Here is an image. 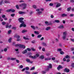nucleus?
I'll list each match as a JSON object with an SVG mask.
<instances>
[{"label":"nucleus","instance_id":"1","mask_svg":"<svg viewBox=\"0 0 74 74\" xmlns=\"http://www.w3.org/2000/svg\"><path fill=\"white\" fill-rule=\"evenodd\" d=\"M24 19V18L22 17L18 19V20L19 22L22 23L20 26V27H26V24H25V22L22 20Z\"/></svg>","mask_w":74,"mask_h":74},{"label":"nucleus","instance_id":"2","mask_svg":"<svg viewBox=\"0 0 74 74\" xmlns=\"http://www.w3.org/2000/svg\"><path fill=\"white\" fill-rule=\"evenodd\" d=\"M19 6L21 7H23V9L25 10L26 9L27 7V4L25 3H23L19 5Z\"/></svg>","mask_w":74,"mask_h":74},{"label":"nucleus","instance_id":"3","mask_svg":"<svg viewBox=\"0 0 74 74\" xmlns=\"http://www.w3.org/2000/svg\"><path fill=\"white\" fill-rule=\"evenodd\" d=\"M14 46L15 47H19L20 48H22L23 49L25 48V45H23L20 44H17L15 45Z\"/></svg>","mask_w":74,"mask_h":74},{"label":"nucleus","instance_id":"4","mask_svg":"<svg viewBox=\"0 0 74 74\" xmlns=\"http://www.w3.org/2000/svg\"><path fill=\"white\" fill-rule=\"evenodd\" d=\"M67 36V32H64L63 33V36H62L63 39L64 40H66V36Z\"/></svg>","mask_w":74,"mask_h":74},{"label":"nucleus","instance_id":"5","mask_svg":"<svg viewBox=\"0 0 74 74\" xmlns=\"http://www.w3.org/2000/svg\"><path fill=\"white\" fill-rule=\"evenodd\" d=\"M55 5H56V7L58 8V7H59L60 6H61V4L60 3H59L58 2H55L54 3Z\"/></svg>","mask_w":74,"mask_h":74},{"label":"nucleus","instance_id":"6","mask_svg":"<svg viewBox=\"0 0 74 74\" xmlns=\"http://www.w3.org/2000/svg\"><path fill=\"white\" fill-rule=\"evenodd\" d=\"M26 61L27 62V63H31V64H32L33 62V61H30V59L28 58H27L26 59Z\"/></svg>","mask_w":74,"mask_h":74},{"label":"nucleus","instance_id":"7","mask_svg":"<svg viewBox=\"0 0 74 74\" xmlns=\"http://www.w3.org/2000/svg\"><path fill=\"white\" fill-rule=\"evenodd\" d=\"M18 14H26V12H22V11H19L18 12Z\"/></svg>","mask_w":74,"mask_h":74},{"label":"nucleus","instance_id":"8","mask_svg":"<svg viewBox=\"0 0 74 74\" xmlns=\"http://www.w3.org/2000/svg\"><path fill=\"white\" fill-rule=\"evenodd\" d=\"M64 71L66 73H69L70 71V70H69V69H67V68H65L64 70Z\"/></svg>","mask_w":74,"mask_h":74},{"label":"nucleus","instance_id":"9","mask_svg":"<svg viewBox=\"0 0 74 74\" xmlns=\"http://www.w3.org/2000/svg\"><path fill=\"white\" fill-rule=\"evenodd\" d=\"M62 68H63V67H62V66L61 65H59V67H57V69L59 71L60 69H62Z\"/></svg>","mask_w":74,"mask_h":74},{"label":"nucleus","instance_id":"10","mask_svg":"<svg viewBox=\"0 0 74 74\" xmlns=\"http://www.w3.org/2000/svg\"><path fill=\"white\" fill-rule=\"evenodd\" d=\"M49 65L47 66V68H49V69H52V64L51 63H49Z\"/></svg>","mask_w":74,"mask_h":74},{"label":"nucleus","instance_id":"11","mask_svg":"<svg viewBox=\"0 0 74 74\" xmlns=\"http://www.w3.org/2000/svg\"><path fill=\"white\" fill-rule=\"evenodd\" d=\"M58 28L59 29H63L64 28V26L63 25H61L60 26L58 27Z\"/></svg>","mask_w":74,"mask_h":74},{"label":"nucleus","instance_id":"12","mask_svg":"<svg viewBox=\"0 0 74 74\" xmlns=\"http://www.w3.org/2000/svg\"><path fill=\"white\" fill-rule=\"evenodd\" d=\"M29 58H32V59H36V57L35 56H32L30 55L29 56Z\"/></svg>","mask_w":74,"mask_h":74},{"label":"nucleus","instance_id":"13","mask_svg":"<svg viewBox=\"0 0 74 74\" xmlns=\"http://www.w3.org/2000/svg\"><path fill=\"white\" fill-rule=\"evenodd\" d=\"M51 29V27H48L46 28L45 30H47V31H48Z\"/></svg>","mask_w":74,"mask_h":74},{"label":"nucleus","instance_id":"14","mask_svg":"<svg viewBox=\"0 0 74 74\" xmlns=\"http://www.w3.org/2000/svg\"><path fill=\"white\" fill-rule=\"evenodd\" d=\"M27 50H25L24 51H23L22 53L23 54H25L26 53H27Z\"/></svg>","mask_w":74,"mask_h":74},{"label":"nucleus","instance_id":"15","mask_svg":"<svg viewBox=\"0 0 74 74\" xmlns=\"http://www.w3.org/2000/svg\"><path fill=\"white\" fill-rule=\"evenodd\" d=\"M4 2L5 3H10V1L8 0H5L4 1Z\"/></svg>","mask_w":74,"mask_h":74},{"label":"nucleus","instance_id":"16","mask_svg":"<svg viewBox=\"0 0 74 74\" xmlns=\"http://www.w3.org/2000/svg\"><path fill=\"white\" fill-rule=\"evenodd\" d=\"M40 58L41 59H43L44 58V56L41 55L40 57Z\"/></svg>","mask_w":74,"mask_h":74},{"label":"nucleus","instance_id":"17","mask_svg":"<svg viewBox=\"0 0 74 74\" xmlns=\"http://www.w3.org/2000/svg\"><path fill=\"white\" fill-rule=\"evenodd\" d=\"M23 38L24 39V40H29V39L28 38H26L25 36H24Z\"/></svg>","mask_w":74,"mask_h":74},{"label":"nucleus","instance_id":"18","mask_svg":"<svg viewBox=\"0 0 74 74\" xmlns=\"http://www.w3.org/2000/svg\"><path fill=\"white\" fill-rule=\"evenodd\" d=\"M61 16L62 17H64L65 16H67V14H62Z\"/></svg>","mask_w":74,"mask_h":74},{"label":"nucleus","instance_id":"19","mask_svg":"<svg viewBox=\"0 0 74 74\" xmlns=\"http://www.w3.org/2000/svg\"><path fill=\"white\" fill-rule=\"evenodd\" d=\"M8 27H9V23H7L5 27L6 28H8Z\"/></svg>","mask_w":74,"mask_h":74},{"label":"nucleus","instance_id":"20","mask_svg":"<svg viewBox=\"0 0 74 74\" xmlns=\"http://www.w3.org/2000/svg\"><path fill=\"white\" fill-rule=\"evenodd\" d=\"M15 11V10L12 9H10V12H14Z\"/></svg>","mask_w":74,"mask_h":74},{"label":"nucleus","instance_id":"21","mask_svg":"<svg viewBox=\"0 0 74 74\" xmlns=\"http://www.w3.org/2000/svg\"><path fill=\"white\" fill-rule=\"evenodd\" d=\"M42 45L45 46V47H46L47 46V44L43 42L42 43Z\"/></svg>","mask_w":74,"mask_h":74},{"label":"nucleus","instance_id":"22","mask_svg":"<svg viewBox=\"0 0 74 74\" xmlns=\"http://www.w3.org/2000/svg\"><path fill=\"white\" fill-rule=\"evenodd\" d=\"M45 60H51V58H45Z\"/></svg>","mask_w":74,"mask_h":74},{"label":"nucleus","instance_id":"23","mask_svg":"<svg viewBox=\"0 0 74 74\" xmlns=\"http://www.w3.org/2000/svg\"><path fill=\"white\" fill-rule=\"evenodd\" d=\"M54 22L56 23H59V22H60V21H59L57 20H55L54 21Z\"/></svg>","mask_w":74,"mask_h":74},{"label":"nucleus","instance_id":"24","mask_svg":"<svg viewBox=\"0 0 74 74\" xmlns=\"http://www.w3.org/2000/svg\"><path fill=\"white\" fill-rule=\"evenodd\" d=\"M31 28H32V29H34V30L35 29V27H34V26L33 25H32L31 26Z\"/></svg>","mask_w":74,"mask_h":74},{"label":"nucleus","instance_id":"25","mask_svg":"<svg viewBox=\"0 0 74 74\" xmlns=\"http://www.w3.org/2000/svg\"><path fill=\"white\" fill-rule=\"evenodd\" d=\"M12 39V38H10L9 39L8 41H9V42H10H10H11V39Z\"/></svg>","mask_w":74,"mask_h":74},{"label":"nucleus","instance_id":"26","mask_svg":"<svg viewBox=\"0 0 74 74\" xmlns=\"http://www.w3.org/2000/svg\"><path fill=\"white\" fill-rule=\"evenodd\" d=\"M12 29H14V30H16V27H12Z\"/></svg>","mask_w":74,"mask_h":74},{"label":"nucleus","instance_id":"27","mask_svg":"<svg viewBox=\"0 0 74 74\" xmlns=\"http://www.w3.org/2000/svg\"><path fill=\"white\" fill-rule=\"evenodd\" d=\"M25 32H27V31L25 30H23L22 31V33H25Z\"/></svg>","mask_w":74,"mask_h":74},{"label":"nucleus","instance_id":"28","mask_svg":"<svg viewBox=\"0 0 74 74\" xmlns=\"http://www.w3.org/2000/svg\"><path fill=\"white\" fill-rule=\"evenodd\" d=\"M16 37L17 39H19L20 38V36L19 35H17L16 36Z\"/></svg>","mask_w":74,"mask_h":74},{"label":"nucleus","instance_id":"29","mask_svg":"<svg viewBox=\"0 0 74 74\" xmlns=\"http://www.w3.org/2000/svg\"><path fill=\"white\" fill-rule=\"evenodd\" d=\"M42 37V35H39L37 36V38H40Z\"/></svg>","mask_w":74,"mask_h":74},{"label":"nucleus","instance_id":"30","mask_svg":"<svg viewBox=\"0 0 74 74\" xmlns=\"http://www.w3.org/2000/svg\"><path fill=\"white\" fill-rule=\"evenodd\" d=\"M35 69V67L34 66L30 69V70H33Z\"/></svg>","mask_w":74,"mask_h":74},{"label":"nucleus","instance_id":"31","mask_svg":"<svg viewBox=\"0 0 74 74\" xmlns=\"http://www.w3.org/2000/svg\"><path fill=\"white\" fill-rule=\"evenodd\" d=\"M42 13V12H37V14L38 15H40Z\"/></svg>","mask_w":74,"mask_h":74},{"label":"nucleus","instance_id":"32","mask_svg":"<svg viewBox=\"0 0 74 74\" xmlns=\"http://www.w3.org/2000/svg\"><path fill=\"white\" fill-rule=\"evenodd\" d=\"M6 24V23L4 22H2V24L3 25H5Z\"/></svg>","mask_w":74,"mask_h":74},{"label":"nucleus","instance_id":"33","mask_svg":"<svg viewBox=\"0 0 74 74\" xmlns=\"http://www.w3.org/2000/svg\"><path fill=\"white\" fill-rule=\"evenodd\" d=\"M11 60H15L16 59V58H10Z\"/></svg>","mask_w":74,"mask_h":74},{"label":"nucleus","instance_id":"34","mask_svg":"<svg viewBox=\"0 0 74 74\" xmlns=\"http://www.w3.org/2000/svg\"><path fill=\"white\" fill-rule=\"evenodd\" d=\"M2 17L3 18H5V15L4 14H3L2 15Z\"/></svg>","mask_w":74,"mask_h":74},{"label":"nucleus","instance_id":"35","mask_svg":"<svg viewBox=\"0 0 74 74\" xmlns=\"http://www.w3.org/2000/svg\"><path fill=\"white\" fill-rule=\"evenodd\" d=\"M34 33H35V34H39V33H38V32L36 31H34Z\"/></svg>","mask_w":74,"mask_h":74},{"label":"nucleus","instance_id":"36","mask_svg":"<svg viewBox=\"0 0 74 74\" xmlns=\"http://www.w3.org/2000/svg\"><path fill=\"white\" fill-rule=\"evenodd\" d=\"M6 12H11V9L7 10H6Z\"/></svg>","mask_w":74,"mask_h":74},{"label":"nucleus","instance_id":"37","mask_svg":"<svg viewBox=\"0 0 74 74\" xmlns=\"http://www.w3.org/2000/svg\"><path fill=\"white\" fill-rule=\"evenodd\" d=\"M15 14L13 13L11 14V16H12V17H14V16H15Z\"/></svg>","mask_w":74,"mask_h":74},{"label":"nucleus","instance_id":"38","mask_svg":"<svg viewBox=\"0 0 74 74\" xmlns=\"http://www.w3.org/2000/svg\"><path fill=\"white\" fill-rule=\"evenodd\" d=\"M3 0H2L0 2V5H2V4H3Z\"/></svg>","mask_w":74,"mask_h":74},{"label":"nucleus","instance_id":"39","mask_svg":"<svg viewBox=\"0 0 74 74\" xmlns=\"http://www.w3.org/2000/svg\"><path fill=\"white\" fill-rule=\"evenodd\" d=\"M65 58L66 59H68V58H70L69 57V56L67 55L66 56H65Z\"/></svg>","mask_w":74,"mask_h":74},{"label":"nucleus","instance_id":"40","mask_svg":"<svg viewBox=\"0 0 74 74\" xmlns=\"http://www.w3.org/2000/svg\"><path fill=\"white\" fill-rule=\"evenodd\" d=\"M35 56V59L36 58V57H38L39 56V54H36L35 56Z\"/></svg>","mask_w":74,"mask_h":74},{"label":"nucleus","instance_id":"41","mask_svg":"<svg viewBox=\"0 0 74 74\" xmlns=\"http://www.w3.org/2000/svg\"><path fill=\"white\" fill-rule=\"evenodd\" d=\"M41 73L42 74H45L46 73V72H45V71H42Z\"/></svg>","mask_w":74,"mask_h":74},{"label":"nucleus","instance_id":"42","mask_svg":"<svg viewBox=\"0 0 74 74\" xmlns=\"http://www.w3.org/2000/svg\"><path fill=\"white\" fill-rule=\"evenodd\" d=\"M31 49L33 51H36V49L33 48H32Z\"/></svg>","mask_w":74,"mask_h":74},{"label":"nucleus","instance_id":"43","mask_svg":"<svg viewBox=\"0 0 74 74\" xmlns=\"http://www.w3.org/2000/svg\"><path fill=\"white\" fill-rule=\"evenodd\" d=\"M23 67V65H20L19 66V68L20 69H22Z\"/></svg>","mask_w":74,"mask_h":74},{"label":"nucleus","instance_id":"44","mask_svg":"<svg viewBox=\"0 0 74 74\" xmlns=\"http://www.w3.org/2000/svg\"><path fill=\"white\" fill-rule=\"evenodd\" d=\"M27 50L28 51H31V49L29 48H27Z\"/></svg>","mask_w":74,"mask_h":74},{"label":"nucleus","instance_id":"45","mask_svg":"<svg viewBox=\"0 0 74 74\" xmlns=\"http://www.w3.org/2000/svg\"><path fill=\"white\" fill-rule=\"evenodd\" d=\"M60 54L61 55H63V54H64V52L62 51H61L60 52Z\"/></svg>","mask_w":74,"mask_h":74},{"label":"nucleus","instance_id":"46","mask_svg":"<svg viewBox=\"0 0 74 74\" xmlns=\"http://www.w3.org/2000/svg\"><path fill=\"white\" fill-rule=\"evenodd\" d=\"M49 5L50 6H53V3H50Z\"/></svg>","mask_w":74,"mask_h":74},{"label":"nucleus","instance_id":"47","mask_svg":"<svg viewBox=\"0 0 74 74\" xmlns=\"http://www.w3.org/2000/svg\"><path fill=\"white\" fill-rule=\"evenodd\" d=\"M62 51V49H57V51H58L59 52H60V51Z\"/></svg>","mask_w":74,"mask_h":74},{"label":"nucleus","instance_id":"48","mask_svg":"<svg viewBox=\"0 0 74 74\" xmlns=\"http://www.w3.org/2000/svg\"><path fill=\"white\" fill-rule=\"evenodd\" d=\"M11 21H12V19H10L9 20V23H11Z\"/></svg>","mask_w":74,"mask_h":74},{"label":"nucleus","instance_id":"49","mask_svg":"<svg viewBox=\"0 0 74 74\" xmlns=\"http://www.w3.org/2000/svg\"><path fill=\"white\" fill-rule=\"evenodd\" d=\"M25 69L26 70H29V68L28 67H26Z\"/></svg>","mask_w":74,"mask_h":74},{"label":"nucleus","instance_id":"50","mask_svg":"<svg viewBox=\"0 0 74 74\" xmlns=\"http://www.w3.org/2000/svg\"><path fill=\"white\" fill-rule=\"evenodd\" d=\"M25 73H26L27 74H30V72L27 71H25Z\"/></svg>","mask_w":74,"mask_h":74},{"label":"nucleus","instance_id":"51","mask_svg":"<svg viewBox=\"0 0 74 74\" xmlns=\"http://www.w3.org/2000/svg\"><path fill=\"white\" fill-rule=\"evenodd\" d=\"M71 9V7L67 8L68 11H69Z\"/></svg>","mask_w":74,"mask_h":74},{"label":"nucleus","instance_id":"52","mask_svg":"<svg viewBox=\"0 0 74 74\" xmlns=\"http://www.w3.org/2000/svg\"><path fill=\"white\" fill-rule=\"evenodd\" d=\"M49 68H47L46 70V71H49Z\"/></svg>","mask_w":74,"mask_h":74},{"label":"nucleus","instance_id":"53","mask_svg":"<svg viewBox=\"0 0 74 74\" xmlns=\"http://www.w3.org/2000/svg\"><path fill=\"white\" fill-rule=\"evenodd\" d=\"M7 51V48H5L4 49V52H6Z\"/></svg>","mask_w":74,"mask_h":74},{"label":"nucleus","instance_id":"54","mask_svg":"<svg viewBox=\"0 0 74 74\" xmlns=\"http://www.w3.org/2000/svg\"><path fill=\"white\" fill-rule=\"evenodd\" d=\"M66 58H64L63 59V61H64V62H66Z\"/></svg>","mask_w":74,"mask_h":74},{"label":"nucleus","instance_id":"55","mask_svg":"<svg viewBox=\"0 0 74 74\" xmlns=\"http://www.w3.org/2000/svg\"><path fill=\"white\" fill-rule=\"evenodd\" d=\"M33 7L34 8H37V7L36 5H33Z\"/></svg>","mask_w":74,"mask_h":74},{"label":"nucleus","instance_id":"56","mask_svg":"<svg viewBox=\"0 0 74 74\" xmlns=\"http://www.w3.org/2000/svg\"><path fill=\"white\" fill-rule=\"evenodd\" d=\"M69 16H73L74 14H70Z\"/></svg>","mask_w":74,"mask_h":74},{"label":"nucleus","instance_id":"57","mask_svg":"<svg viewBox=\"0 0 74 74\" xmlns=\"http://www.w3.org/2000/svg\"><path fill=\"white\" fill-rule=\"evenodd\" d=\"M71 51H74V48H71Z\"/></svg>","mask_w":74,"mask_h":74},{"label":"nucleus","instance_id":"58","mask_svg":"<svg viewBox=\"0 0 74 74\" xmlns=\"http://www.w3.org/2000/svg\"><path fill=\"white\" fill-rule=\"evenodd\" d=\"M11 32V30H10L8 31V34H10Z\"/></svg>","mask_w":74,"mask_h":74},{"label":"nucleus","instance_id":"59","mask_svg":"<svg viewBox=\"0 0 74 74\" xmlns=\"http://www.w3.org/2000/svg\"><path fill=\"white\" fill-rule=\"evenodd\" d=\"M74 0H70L71 3H74Z\"/></svg>","mask_w":74,"mask_h":74},{"label":"nucleus","instance_id":"60","mask_svg":"<svg viewBox=\"0 0 74 74\" xmlns=\"http://www.w3.org/2000/svg\"><path fill=\"white\" fill-rule=\"evenodd\" d=\"M42 51H45V48L43 47L42 49Z\"/></svg>","mask_w":74,"mask_h":74},{"label":"nucleus","instance_id":"61","mask_svg":"<svg viewBox=\"0 0 74 74\" xmlns=\"http://www.w3.org/2000/svg\"><path fill=\"white\" fill-rule=\"evenodd\" d=\"M71 66L72 67H74V64L72 63V64Z\"/></svg>","mask_w":74,"mask_h":74},{"label":"nucleus","instance_id":"62","mask_svg":"<svg viewBox=\"0 0 74 74\" xmlns=\"http://www.w3.org/2000/svg\"><path fill=\"white\" fill-rule=\"evenodd\" d=\"M44 39V38L43 37H42L40 39V40H43Z\"/></svg>","mask_w":74,"mask_h":74},{"label":"nucleus","instance_id":"63","mask_svg":"<svg viewBox=\"0 0 74 74\" xmlns=\"http://www.w3.org/2000/svg\"><path fill=\"white\" fill-rule=\"evenodd\" d=\"M51 59H52V60H55V58H52Z\"/></svg>","mask_w":74,"mask_h":74},{"label":"nucleus","instance_id":"64","mask_svg":"<svg viewBox=\"0 0 74 74\" xmlns=\"http://www.w3.org/2000/svg\"><path fill=\"white\" fill-rule=\"evenodd\" d=\"M33 74H38V72H34L33 73Z\"/></svg>","mask_w":74,"mask_h":74}]
</instances>
